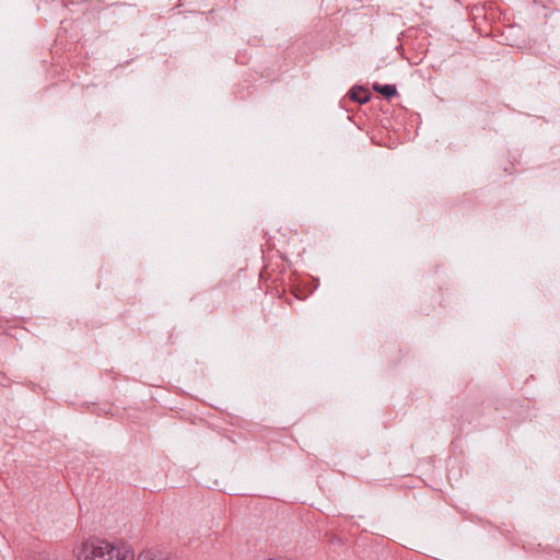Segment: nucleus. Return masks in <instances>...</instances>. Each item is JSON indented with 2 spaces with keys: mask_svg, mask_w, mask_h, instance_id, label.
Wrapping results in <instances>:
<instances>
[{
  "mask_svg": "<svg viewBox=\"0 0 560 560\" xmlns=\"http://www.w3.org/2000/svg\"><path fill=\"white\" fill-rule=\"evenodd\" d=\"M34 560H49V559L47 557H45V556H38Z\"/></svg>",
  "mask_w": 560,
  "mask_h": 560,
  "instance_id": "obj_5",
  "label": "nucleus"
},
{
  "mask_svg": "<svg viewBox=\"0 0 560 560\" xmlns=\"http://www.w3.org/2000/svg\"><path fill=\"white\" fill-rule=\"evenodd\" d=\"M78 560H135L132 549L125 542L90 538L75 551Z\"/></svg>",
  "mask_w": 560,
  "mask_h": 560,
  "instance_id": "obj_1",
  "label": "nucleus"
},
{
  "mask_svg": "<svg viewBox=\"0 0 560 560\" xmlns=\"http://www.w3.org/2000/svg\"><path fill=\"white\" fill-rule=\"evenodd\" d=\"M348 96L355 103L364 104L370 101L371 93L363 86H354L348 92Z\"/></svg>",
  "mask_w": 560,
  "mask_h": 560,
  "instance_id": "obj_3",
  "label": "nucleus"
},
{
  "mask_svg": "<svg viewBox=\"0 0 560 560\" xmlns=\"http://www.w3.org/2000/svg\"><path fill=\"white\" fill-rule=\"evenodd\" d=\"M372 89L385 98H390L397 95V89L394 84H381L375 82L373 83Z\"/></svg>",
  "mask_w": 560,
  "mask_h": 560,
  "instance_id": "obj_4",
  "label": "nucleus"
},
{
  "mask_svg": "<svg viewBox=\"0 0 560 560\" xmlns=\"http://www.w3.org/2000/svg\"><path fill=\"white\" fill-rule=\"evenodd\" d=\"M137 560H175L173 556L164 550L150 549L142 551Z\"/></svg>",
  "mask_w": 560,
  "mask_h": 560,
  "instance_id": "obj_2",
  "label": "nucleus"
}]
</instances>
